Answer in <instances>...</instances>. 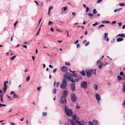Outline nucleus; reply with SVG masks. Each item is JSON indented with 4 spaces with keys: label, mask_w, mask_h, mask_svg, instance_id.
<instances>
[{
    "label": "nucleus",
    "mask_w": 125,
    "mask_h": 125,
    "mask_svg": "<svg viewBox=\"0 0 125 125\" xmlns=\"http://www.w3.org/2000/svg\"><path fill=\"white\" fill-rule=\"evenodd\" d=\"M69 74H70V75L68 76V77L67 76V73H66L63 76L64 78H67V79H68L69 78V77L71 78L70 74L69 73H68Z\"/></svg>",
    "instance_id": "14"
},
{
    "label": "nucleus",
    "mask_w": 125,
    "mask_h": 125,
    "mask_svg": "<svg viewBox=\"0 0 125 125\" xmlns=\"http://www.w3.org/2000/svg\"><path fill=\"white\" fill-rule=\"evenodd\" d=\"M71 75L72 76H73V77H77V75L75 73H72Z\"/></svg>",
    "instance_id": "23"
},
{
    "label": "nucleus",
    "mask_w": 125,
    "mask_h": 125,
    "mask_svg": "<svg viewBox=\"0 0 125 125\" xmlns=\"http://www.w3.org/2000/svg\"><path fill=\"white\" fill-rule=\"evenodd\" d=\"M97 24V22H96L95 24H93V26H95Z\"/></svg>",
    "instance_id": "53"
},
{
    "label": "nucleus",
    "mask_w": 125,
    "mask_h": 125,
    "mask_svg": "<svg viewBox=\"0 0 125 125\" xmlns=\"http://www.w3.org/2000/svg\"><path fill=\"white\" fill-rule=\"evenodd\" d=\"M68 93L67 91L65 90L61 98V100L59 101L60 103L64 104V106L66 105L67 103L66 98L67 96Z\"/></svg>",
    "instance_id": "1"
},
{
    "label": "nucleus",
    "mask_w": 125,
    "mask_h": 125,
    "mask_svg": "<svg viewBox=\"0 0 125 125\" xmlns=\"http://www.w3.org/2000/svg\"><path fill=\"white\" fill-rule=\"evenodd\" d=\"M72 117V118L73 121L74 120V121H75V122H76V120H77L76 119V115H73Z\"/></svg>",
    "instance_id": "13"
},
{
    "label": "nucleus",
    "mask_w": 125,
    "mask_h": 125,
    "mask_svg": "<svg viewBox=\"0 0 125 125\" xmlns=\"http://www.w3.org/2000/svg\"><path fill=\"white\" fill-rule=\"evenodd\" d=\"M94 88L95 91H97L98 90V85L97 84H95L94 85Z\"/></svg>",
    "instance_id": "20"
},
{
    "label": "nucleus",
    "mask_w": 125,
    "mask_h": 125,
    "mask_svg": "<svg viewBox=\"0 0 125 125\" xmlns=\"http://www.w3.org/2000/svg\"><path fill=\"white\" fill-rule=\"evenodd\" d=\"M7 86H4V88L2 89L6 90Z\"/></svg>",
    "instance_id": "57"
},
{
    "label": "nucleus",
    "mask_w": 125,
    "mask_h": 125,
    "mask_svg": "<svg viewBox=\"0 0 125 125\" xmlns=\"http://www.w3.org/2000/svg\"><path fill=\"white\" fill-rule=\"evenodd\" d=\"M13 36H14V34H13L11 38L10 41H12V40L13 38Z\"/></svg>",
    "instance_id": "58"
},
{
    "label": "nucleus",
    "mask_w": 125,
    "mask_h": 125,
    "mask_svg": "<svg viewBox=\"0 0 125 125\" xmlns=\"http://www.w3.org/2000/svg\"><path fill=\"white\" fill-rule=\"evenodd\" d=\"M65 64L67 65H70V64L69 63H67V62H65Z\"/></svg>",
    "instance_id": "54"
},
{
    "label": "nucleus",
    "mask_w": 125,
    "mask_h": 125,
    "mask_svg": "<svg viewBox=\"0 0 125 125\" xmlns=\"http://www.w3.org/2000/svg\"><path fill=\"white\" fill-rule=\"evenodd\" d=\"M85 71L86 73L87 77L88 78L90 77L92 75V72L90 70H86Z\"/></svg>",
    "instance_id": "7"
},
{
    "label": "nucleus",
    "mask_w": 125,
    "mask_h": 125,
    "mask_svg": "<svg viewBox=\"0 0 125 125\" xmlns=\"http://www.w3.org/2000/svg\"><path fill=\"white\" fill-rule=\"evenodd\" d=\"M18 22V21H17L14 24V25L15 27L16 25L17 24Z\"/></svg>",
    "instance_id": "48"
},
{
    "label": "nucleus",
    "mask_w": 125,
    "mask_h": 125,
    "mask_svg": "<svg viewBox=\"0 0 125 125\" xmlns=\"http://www.w3.org/2000/svg\"><path fill=\"white\" fill-rule=\"evenodd\" d=\"M123 40V39L122 38H119L117 39L116 41L117 42H119L121 41H122Z\"/></svg>",
    "instance_id": "19"
},
{
    "label": "nucleus",
    "mask_w": 125,
    "mask_h": 125,
    "mask_svg": "<svg viewBox=\"0 0 125 125\" xmlns=\"http://www.w3.org/2000/svg\"><path fill=\"white\" fill-rule=\"evenodd\" d=\"M34 2H35L36 4L37 5H39V4L38 3V2H37L35 0L34 1Z\"/></svg>",
    "instance_id": "59"
},
{
    "label": "nucleus",
    "mask_w": 125,
    "mask_h": 125,
    "mask_svg": "<svg viewBox=\"0 0 125 125\" xmlns=\"http://www.w3.org/2000/svg\"><path fill=\"white\" fill-rule=\"evenodd\" d=\"M74 81H75V82H77L79 81V80L77 78V79H76L74 80Z\"/></svg>",
    "instance_id": "50"
},
{
    "label": "nucleus",
    "mask_w": 125,
    "mask_h": 125,
    "mask_svg": "<svg viewBox=\"0 0 125 125\" xmlns=\"http://www.w3.org/2000/svg\"><path fill=\"white\" fill-rule=\"evenodd\" d=\"M79 42V41L78 40H76L75 42H74V43L75 44H76L77 43Z\"/></svg>",
    "instance_id": "56"
},
{
    "label": "nucleus",
    "mask_w": 125,
    "mask_h": 125,
    "mask_svg": "<svg viewBox=\"0 0 125 125\" xmlns=\"http://www.w3.org/2000/svg\"><path fill=\"white\" fill-rule=\"evenodd\" d=\"M56 88H54L52 92L53 94H55L56 93Z\"/></svg>",
    "instance_id": "24"
},
{
    "label": "nucleus",
    "mask_w": 125,
    "mask_h": 125,
    "mask_svg": "<svg viewBox=\"0 0 125 125\" xmlns=\"http://www.w3.org/2000/svg\"><path fill=\"white\" fill-rule=\"evenodd\" d=\"M104 55H103L102 56V57L100 59L98 60L97 62V64H100V65H98V68L100 69L102 67L103 65V63L102 62H101L100 60L102 59L103 58H104Z\"/></svg>",
    "instance_id": "4"
},
{
    "label": "nucleus",
    "mask_w": 125,
    "mask_h": 125,
    "mask_svg": "<svg viewBox=\"0 0 125 125\" xmlns=\"http://www.w3.org/2000/svg\"><path fill=\"white\" fill-rule=\"evenodd\" d=\"M89 44V41H88L85 44V46H88Z\"/></svg>",
    "instance_id": "34"
},
{
    "label": "nucleus",
    "mask_w": 125,
    "mask_h": 125,
    "mask_svg": "<svg viewBox=\"0 0 125 125\" xmlns=\"http://www.w3.org/2000/svg\"><path fill=\"white\" fill-rule=\"evenodd\" d=\"M119 5L121 6H125V4H124V3H119Z\"/></svg>",
    "instance_id": "29"
},
{
    "label": "nucleus",
    "mask_w": 125,
    "mask_h": 125,
    "mask_svg": "<svg viewBox=\"0 0 125 125\" xmlns=\"http://www.w3.org/2000/svg\"><path fill=\"white\" fill-rule=\"evenodd\" d=\"M95 97L96 100L98 101H99L100 99V97L98 94H95Z\"/></svg>",
    "instance_id": "10"
},
{
    "label": "nucleus",
    "mask_w": 125,
    "mask_h": 125,
    "mask_svg": "<svg viewBox=\"0 0 125 125\" xmlns=\"http://www.w3.org/2000/svg\"><path fill=\"white\" fill-rule=\"evenodd\" d=\"M32 57L33 61H34L35 58V57L34 56H32Z\"/></svg>",
    "instance_id": "62"
},
{
    "label": "nucleus",
    "mask_w": 125,
    "mask_h": 125,
    "mask_svg": "<svg viewBox=\"0 0 125 125\" xmlns=\"http://www.w3.org/2000/svg\"><path fill=\"white\" fill-rule=\"evenodd\" d=\"M81 87L83 88L84 89H86L87 88V83L86 81L82 82L81 83Z\"/></svg>",
    "instance_id": "6"
},
{
    "label": "nucleus",
    "mask_w": 125,
    "mask_h": 125,
    "mask_svg": "<svg viewBox=\"0 0 125 125\" xmlns=\"http://www.w3.org/2000/svg\"><path fill=\"white\" fill-rule=\"evenodd\" d=\"M123 91L124 92H125V87H123Z\"/></svg>",
    "instance_id": "51"
},
{
    "label": "nucleus",
    "mask_w": 125,
    "mask_h": 125,
    "mask_svg": "<svg viewBox=\"0 0 125 125\" xmlns=\"http://www.w3.org/2000/svg\"><path fill=\"white\" fill-rule=\"evenodd\" d=\"M102 22L103 23H109V22L108 21H102Z\"/></svg>",
    "instance_id": "28"
},
{
    "label": "nucleus",
    "mask_w": 125,
    "mask_h": 125,
    "mask_svg": "<svg viewBox=\"0 0 125 125\" xmlns=\"http://www.w3.org/2000/svg\"><path fill=\"white\" fill-rule=\"evenodd\" d=\"M59 124L60 125H62V122L61 120H60L59 121Z\"/></svg>",
    "instance_id": "52"
},
{
    "label": "nucleus",
    "mask_w": 125,
    "mask_h": 125,
    "mask_svg": "<svg viewBox=\"0 0 125 125\" xmlns=\"http://www.w3.org/2000/svg\"><path fill=\"white\" fill-rule=\"evenodd\" d=\"M93 14H95L97 12V11L95 9H94L93 10Z\"/></svg>",
    "instance_id": "31"
},
{
    "label": "nucleus",
    "mask_w": 125,
    "mask_h": 125,
    "mask_svg": "<svg viewBox=\"0 0 125 125\" xmlns=\"http://www.w3.org/2000/svg\"><path fill=\"white\" fill-rule=\"evenodd\" d=\"M80 73L83 76H85L86 75L85 73L84 70H83L81 71H80Z\"/></svg>",
    "instance_id": "15"
},
{
    "label": "nucleus",
    "mask_w": 125,
    "mask_h": 125,
    "mask_svg": "<svg viewBox=\"0 0 125 125\" xmlns=\"http://www.w3.org/2000/svg\"><path fill=\"white\" fill-rule=\"evenodd\" d=\"M117 77L118 80L119 81H120L122 79V80H124V79H122V78L119 75H118L117 76Z\"/></svg>",
    "instance_id": "22"
},
{
    "label": "nucleus",
    "mask_w": 125,
    "mask_h": 125,
    "mask_svg": "<svg viewBox=\"0 0 125 125\" xmlns=\"http://www.w3.org/2000/svg\"><path fill=\"white\" fill-rule=\"evenodd\" d=\"M89 125H94L93 124V122L91 121H89Z\"/></svg>",
    "instance_id": "32"
},
{
    "label": "nucleus",
    "mask_w": 125,
    "mask_h": 125,
    "mask_svg": "<svg viewBox=\"0 0 125 125\" xmlns=\"http://www.w3.org/2000/svg\"><path fill=\"white\" fill-rule=\"evenodd\" d=\"M75 122V124L77 125V124H79V125H84L85 122L83 121H79L78 120H76V122L74 121Z\"/></svg>",
    "instance_id": "8"
},
{
    "label": "nucleus",
    "mask_w": 125,
    "mask_h": 125,
    "mask_svg": "<svg viewBox=\"0 0 125 125\" xmlns=\"http://www.w3.org/2000/svg\"><path fill=\"white\" fill-rule=\"evenodd\" d=\"M91 71H92V73L94 75H95L96 74V69H94L93 70L92 69H91Z\"/></svg>",
    "instance_id": "18"
},
{
    "label": "nucleus",
    "mask_w": 125,
    "mask_h": 125,
    "mask_svg": "<svg viewBox=\"0 0 125 125\" xmlns=\"http://www.w3.org/2000/svg\"><path fill=\"white\" fill-rule=\"evenodd\" d=\"M103 0H97V3H99L101 2Z\"/></svg>",
    "instance_id": "49"
},
{
    "label": "nucleus",
    "mask_w": 125,
    "mask_h": 125,
    "mask_svg": "<svg viewBox=\"0 0 125 125\" xmlns=\"http://www.w3.org/2000/svg\"><path fill=\"white\" fill-rule=\"evenodd\" d=\"M68 70L67 67L66 66H62L61 68V71L63 72L66 71Z\"/></svg>",
    "instance_id": "11"
},
{
    "label": "nucleus",
    "mask_w": 125,
    "mask_h": 125,
    "mask_svg": "<svg viewBox=\"0 0 125 125\" xmlns=\"http://www.w3.org/2000/svg\"><path fill=\"white\" fill-rule=\"evenodd\" d=\"M122 28L123 29H125V25L123 26Z\"/></svg>",
    "instance_id": "64"
},
{
    "label": "nucleus",
    "mask_w": 125,
    "mask_h": 125,
    "mask_svg": "<svg viewBox=\"0 0 125 125\" xmlns=\"http://www.w3.org/2000/svg\"><path fill=\"white\" fill-rule=\"evenodd\" d=\"M76 107L78 109H79L80 108V106L79 105H76Z\"/></svg>",
    "instance_id": "60"
},
{
    "label": "nucleus",
    "mask_w": 125,
    "mask_h": 125,
    "mask_svg": "<svg viewBox=\"0 0 125 125\" xmlns=\"http://www.w3.org/2000/svg\"><path fill=\"white\" fill-rule=\"evenodd\" d=\"M77 48H79L80 47V45H79V43H78L77 45Z\"/></svg>",
    "instance_id": "41"
},
{
    "label": "nucleus",
    "mask_w": 125,
    "mask_h": 125,
    "mask_svg": "<svg viewBox=\"0 0 125 125\" xmlns=\"http://www.w3.org/2000/svg\"><path fill=\"white\" fill-rule=\"evenodd\" d=\"M125 35V34L124 33L121 34H119L117 35L116 36V37L118 36H120L122 37L125 38V37H124Z\"/></svg>",
    "instance_id": "21"
},
{
    "label": "nucleus",
    "mask_w": 125,
    "mask_h": 125,
    "mask_svg": "<svg viewBox=\"0 0 125 125\" xmlns=\"http://www.w3.org/2000/svg\"><path fill=\"white\" fill-rule=\"evenodd\" d=\"M22 46L23 47L25 48H27V46L25 45H23Z\"/></svg>",
    "instance_id": "61"
},
{
    "label": "nucleus",
    "mask_w": 125,
    "mask_h": 125,
    "mask_svg": "<svg viewBox=\"0 0 125 125\" xmlns=\"http://www.w3.org/2000/svg\"><path fill=\"white\" fill-rule=\"evenodd\" d=\"M67 80H68L66 78H64L62 81V84L60 86L61 88L62 89H63L65 88L67 84L66 81Z\"/></svg>",
    "instance_id": "3"
},
{
    "label": "nucleus",
    "mask_w": 125,
    "mask_h": 125,
    "mask_svg": "<svg viewBox=\"0 0 125 125\" xmlns=\"http://www.w3.org/2000/svg\"><path fill=\"white\" fill-rule=\"evenodd\" d=\"M89 8H88V7H86V12H87L89 10Z\"/></svg>",
    "instance_id": "44"
},
{
    "label": "nucleus",
    "mask_w": 125,
    "mask_h": 125,
    "mask_svg": "<svg viewBox=\"0 0 125 125\" xmlns=\"http://www.w3.org/2000/svg\"><path fill=\"white\" fill-rule=\"evenodd\" d=\"M52 21H49V23H48V25H49L52 24Z\"/></svg>",
    "instance_id": "40"
},
{
    "label": "nucleus",
    "mask_w": 125,
    "mask_h": 125,
    "mask_svg": "<svg viewBox=\"0 0 125 125\" xmlns=\"http://www.w3.org/2000/svg\"><path fill=\"white\" fill-rule=\"evenodd\" d=\"M16 56H13L11 58H10V59L11 60H13L16 57Z\"/></svg>",
    "instance_id": "35"
},
{
    "label": "nucleus",
    "mask_w": 125,
    "mask_h": 125,
    "mask_svg": "<svg viewBox=\"0 0 125 125\" xmlns=\"http://www.w3.org/2000/svg\"><path fill=\"white\" fill-rule=\"evenodd\" d=\"M104 26V25H100V26H99V27L98 28L100 29L101 28H102V27Z\"/></svg>",
    "instance_id": "39"
},
{
    "label": "nucleus",
    "mask_w": 125,
    "mask_h": 125,
    "mask_svg": "<svg viewBox=\"0 0 125 125\" xmlns=\"http://www.w3.org/2000/svg\"><path fill=\"white\" fill-rule=\"evenodd\" d=\"M122 105L125 108V100L124 101Z\"/></svg>",
    "instance_id": "36"
},
{
    "label": "nucleus",
    "mask_w": 125,
    "mask_h": 125,
    "mask_svg": "<svg viewBox=\"0 0 125 125\" xmlns=\"http://www.w3.org/2000/svg\"><path fill=\"white\" fill-rule=\"evenodd\" d=\"M15 93L14 91H12L11 92L10 94H14Z\"/></svg>",
    "instance_id": "46"
},
{
    "label": "nucleus",
    "mask_w": 125,
    "mask_h": 125,
    "mask_svg": "<svg viewBox=\"0 0 125 125\" xmlns=\"http://www.w3.org/2000/svg\"><path fill=\"white\" fill-rule=\"evenodd\" d=\"M57 69L56 68L54 69L53 70V73H55L57 71Z\"/></svg>",
    "instance_id": "33"
},
{
    "label": "nucleus",
    "mask_w": 125,
    "mask_h": 125,
    "mask_svg": "<svg viewBox=\"0 0 125 125\" xmlns=\"http://www.w3.org/2000/svg\"><path fill=\"white\" fill-rule=\"evenodd\" d=\"M0 99L1 100V102L3 103V98H0Z\"/></svg>",
    "instance_id": "55"
},
{
    "label": "nucleus",
    "mask_w": 125,
    "mask_h": 125,
    "mask_svg": "<svg viewBox=\"0 0 125 125\" xmlns=\"http://www.w3.org/2000/svg\"><path fill=\"white\" fill-rule=\"evenodd\" d=\"M94 125H98V122L96 120H94L93 121Z\"/></svg>",
    "instance_id": "16"
},
{
    "label": "nucleus",
    "mask_w": 125,
    "mask_h": 125,
    "mask_svg": "<svg viewBox=\"0 0 125 125\" xmlns=\"http://www.w3.org/2000/svg\"><path fill=\"white\" fill-rule=\"evenodd\" d=\"M79 80V81L80 80L82 79V77L81 76H79L77 78Z\"/></svg>",
    "instance_id": "37"
},
{
    "label": "nucleus",
    "mask_w": 125,
    "mask_h": 125,
    "mask_svg": "<svg viewBox=\"0 0 125 125\" xmlns=\"http://www.w3.org/2000/svg\"><path fill=\"white\" fill-rule=\"evenodd\" d=\"M68 79L70 81H71L73 83H75V81H74L73 78L72 77H71V78L69 77V78H68Z\"/></svg>",
    "instance_id": "17"
},
{
    "label": "nucleus",
    "mask_w": 125,
    "mask_h": 125,
    "mask_svg": "<svg viewBox=\"0 0 125 125\" xmlns=\"http://www.w3.org/2000/svg\"><path fill=\"white\" fill-rule=\"evenodd\" d=\"M122 22H120L119 23H118V24L119 26V27H120L122 26Z\"/></svg>",
    "instance_id": "45"
},
{
    "label": "nucleus",
    "mask_w": 125,
    "mask_h": 125,
    "mask_svg": "<svg viewBox=\"0 0 125 125\" xmlns=\"http://www.w3.org/2000/svg\"><path fill=\"white\" fill-rule=\"evenodd\" d=\"M124 74L123 72L122 71H121L120 73V76H123L124 75Z\"/></svg>",
    "instance_id": "38"
},
{
    "label": "nucleus",
    "mask_w": 125,
    "mask_h": 125,
    "mask_svg": "<svg viewBox=\"0 0 125 125\" xmlns=\"http://www.w3.org/2000/svg\"><path fill=\"white\" fill-rule=\"evenodd\" d=\"M71 100L73 102H75L77 99L75 95L73 93H72L71 95Z\"/></svg>",
    "instance_id": "5"
},
{
    "label": "nucleus",
    "mask_w": 125,
    "mask_h": 125,
    "mask_svg": "<svg viewBox=\"0 0 125 125\" xmlns=\"http://www.w3.org/2000/svg\"><path fill=\"white\" fill-rule=\"evenodd\" d=\"M62 9L64 8V11H65L66 9H67V7H65L64 8L62 7Z\"/></svg>",
    "instance_id": "42"
},
{
    "label": "nucleus",
    "mask_w": 125,
    "mask_h": 125,
    "mask_svg": "<svg viewBox=\"0 0 125 125\" xmlns=\"http://www.w3.org/2000/svg\"><path fill=\"white\" fill-rule=\"evenodd\" d=\"M49 67L50 68H53V66L52 65H49Z\"/></svg>",
    "instance_id": "63"
},
{
    "label": "nucleus",
    "mask_w": 125,
    "mask_h": 125,
    "mask_svg": "<svg viewBox=\"0 0 125 125\" xmlns=\"http://www.w3.org/2000/svg\"><path fill=\"white\" fill-rule=\"evenodd\" d=\"M122 8H120L115 9L114 10V12H116L117 11H119L120 10H122Z\"/></svg>",
    "instance_id": "25"
},
{
    "label": "nucleus",
    "mask_w": 125,
    "mask_h": 125,
    "mask_svg": "<svg viewBox=\"0 0 125 125\" xmlns=\"http://www.w3.org/2000/svg\"><path fill=\"white\" fill-rule=\"evenodd\" d=\"M30 76L29 75H28L26 78V81L27 82L29 81L30 80Z\"/></svg>",
    "instance_id": "30"
},
{
    "label": "nucleus",
    "mask_w": 125,
    "mask_h": 125,
    "mask_svg": "<svg viewBox=\"0 0 125 125\" xmlns=\"http://www.w3.org/2000/svg\"><path fill=\"white\" fill-rule=\"evenodd\" d=\"M88 15L90 17H91L93 16V15L91 13H89Z\"/></svg>",
    "instance_id": "47"
},
{
    "label": "nucleus",
    "mask_w": 125,
    "mask_h": 125,
    "mask_svg": "<svg viewBox=\"0 0 125 125\" xmlns=\"http://www.w3.org/2000/svg\"><path fill=\"white\" fill-rule=\"evenodd\" d=\"M65 111L67 116H71L72 115L73 113L72 110L69 109L67 106H66L65 107Z\"/></svg>",
    "instance_id": "2"
},
{
    "label": "nucleus",
    "mask_w": 125,
    "mask_h": 125,
    "mask_svg": "<svg viewBox=\"0 0 125 125\" xmlns=\"http://www.w3.org/2000/svg\"><path fill=\"white\" fill-rule=\"evenodd\" d=\"M104 38L105 39L107 38V37L108 36V34L107 33H104Z\"/></svg>",
    "instance_id": "27"
},
{
    "label": "nucleus",
    "mask_w": 125,
    "mask_h": 125,
    "mask_svg": "<svg viewBox=\"0 0 125 125\" xmlns=\"http://www.w3.org/2000/svg\"><path fill=\"white\" fill-rule=\"evenodd\" d=\"M67 121L68 122L70 123L72 125H77L75 124V122L71 119H68L67 120Z\"/></svg>",
    "instance_id": "12"
},
{
    "label": "nucleus",
    "mask_w": 125,
    "mask_h": 125,
    "mask_svg": "<svg viewBox=\"0 0 125 125\" xmlns=\"http://www.w3.org/2000/svg\"><path fill=\"white\" fill-rule=\"evenodd\" d=\"M13 96L14 98H17L18 97V96L16 93L13 94Z\"/></svg>",
    "instance_id": "26"
},
{
    "label": "nucleus",
    "mask_w": 125,
    "mask_h": 125,
    "mask_svg": "<svg viewBox=\"0 0 125 125\" xmlns=\"http://www.w3.org/2000/svg\"><path fill=\"white\" fill-rule=\"evenodd\" d=\"M71 90L73 92L75 91V84L72 83L71 85Z\"/></svg>",
    "instance_id": "9"
},
{
    "label": "nucleus",
    "mask_w": 125,
    "mask_h": 125,
    "mask_svg": "<svg viewBox=\"0 0 125 125\" xmlns=\"http://www.w3.org/2000/svg\"><path fill=\"white\" fill-rule=\"evenodd\" d=\"M47 113L45 112H43L42 113V115L43 116H45L46 115Z\"/></svg>",
    "instance_id": "43"
}]
</instances>
